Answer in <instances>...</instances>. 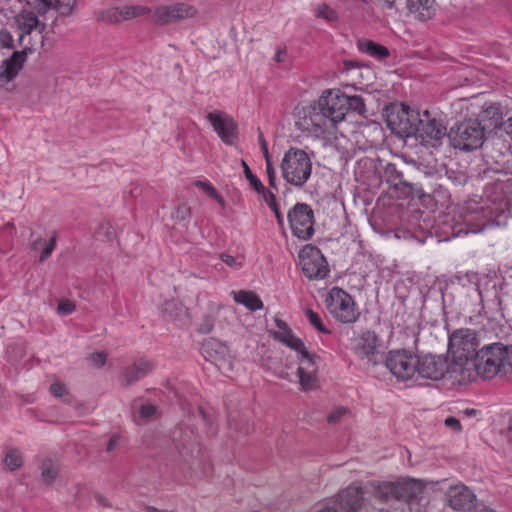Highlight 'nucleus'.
<instances>
[{
  "label": "nucleus",
  "instance_id": "obj_1",
  "mask_svg": "<svg viewBox=\"0 0 512 512\" xmlns=\"http://www.w3.org/2000/svg\"><path fill=\"white\" fill-rule=\"evenodd\" d=\"M497 375H512V345L491 343L484 345L466 362L462 373L455 376V382L464 384L476 380L477 377L492 379Z\"/></svg>",
  "mask_w": 512,
  "mask_h": 512
},
{
  "label": "nucleus",
  "instance_id": "obj_2",
  "mask_svg": "<svg viewBox=\"0 0 512 512\" xmlns=\"http://www.w3.org/2000/svg\"><path fill=\"white\" fill-rule=\"evenodd\" d=\"M478 334L475 330L466 328L455 330L449 337V350L452 353V372L462 373L466 362L471 361L478 351Z\"/></svg>",
  "mask_w": 512,
  "mask_h": 512
},
{
  "label": "nucleus",
  "instance_id": "obj_3",
  "mask_svg": "<svg viewBox=\"0 0 512 512\" xmlns=\"http://www.w3.org/2000/svg\"><path fill=\"white\" fill-rule=\"evenodd\" d=\"M450 144L459 150L473 151L481 148L486 140L485 128L477 119L455 123L448 131Z\"/></svg>",
  "mask_w": 512,
  "mask_h": 512
},
{
  "label": "nucleus",
  "instance_id": "obj_4",
  "mask_svg": "<svg viewBox=\"0 0 512 512\" xmlns=\"http://www.w3.org/2000/svg\"><path fill=\"white\" fill-rule=\"evenodd\" d=\"M280 168L283 178L289 184L301 187L311 176L312 162L304 150L291 147L285 152Z\"/></svg>",
  "mask_w": 512,
  "mask_h": 512
},
{
  "label": "nucleus",
  "instance_id": "obj_5",
  "mask_svg": "<svg viewBox=\"0 0 512 512\" xmlns=\"http://www.w3.org/2000/svg\"><path fill=\"white\" fill-rule=\"evenodd\" d=\"M418 114V111L398 103L390 104L384 109V118L387 127L393 134L400 137H411L415 134Z\"/></svg>",
  "mask_w": 512,
  "mask_h": 512
},
{
  "label": "nucleus",
  "instance_id": "obj_6",
  "mask_svg": "<svg viewBox=\"0 0 512 512\" xmlns=\"http://www.w3.org/2000/svg\"><path fill=\"white\" fill-rule=\"evenodd\" d=\"M326 305L330 314L341 323H354L360 316L352 296L339 287L330 289Z\"/></svg>",
  "mask_w": 512,
  "mask_h": 512
},
{
  "label": "nucleus",
  "instance_id": "obj_7",
  "mask_svg": "<svg viewBox=\"0 0 512 512\" xmlns=\"http://www.w3.org/2000/svg\"><path fill=\"white\" fill-rule=\"evenodd\" d=\"M417 355L406 349L391 350L385 358V366L398 380L411 379L417 370Z\"/></svg>",
  "mask_w": 512,
  "mask_h": 512
},
{
  "label": "nucleus",
  "instance_id": "obj_8",
  "mask_svg": "<svg viewBox=\"0 0 512 512\" xmlns=\"http://www.w3.org/2000/svg\"><path fill=\"white\" fill-rule=\"evenodd\" d=\"M416 373L425 379L437 381L442 379L446 374L455 381L456 373L452 372V362L442 355H423L417 356Z\"/></svg>",
  "mask_w": 512,
  "mask_h": 512
},
{
  "label": "nucleus",
  "instance_id": "obj_9",
  "mask_svg": "<svg viewBox=\"0 0 512 512\" xmlns=\"http://www.w3.org/2000/svg\"><path fill=\"white\" fill-rule=\"evenodd\" d=\"M288 221L293 234L308 240L314 234V212L306 203H297L288 212Z\"/></svg>",
  "mask_w": 512,
  "mask_h": 512
},
{
  "label": "nucleus",
  "instance_id": "obj_10",
  "mask_svg": "<svg viewBox=\"0 0 512 512\" xmlns=\"http://www.w3.org/2000/svg\"><path fill=\"white\" fill-rule=\"evenodd\" d=\"M296 126L300 130L315 136L324 134L332 127L319 104L303 107L298 110Z\"/></svg>",
  "mask_w": 512,
  "mask_h": 512
},
{
  "label": "nucleus",
  "instance_id": "obj_11",
  "mask_svg": "<svg viewBox=\"0 0 512 512\" xmlns=\"http://www.w3.org/2000/svg\"><path fill=\"white\" fill-rule=\"evenodd\" d=\"M447 134L446 126L441 121L431 118L427 111H425L422 116L418 114L415 134L412 136L420 138L427 144L435 145L447 136Z\"/></svg>",
  "mask_w": 512,
  "mask_h": 512
},
{
  "label": "nucleus",
  "instance_id": "obj_12",
  "mask_svg": "<svg viewBox=\"0 0 512 512\" xmlns=\"http://www.w3.org/2000/svg\"><path fill=\"white\" fill-rule=\"evenodd\" d=\"M346 95L339 91H324L319 98L318 104L324 112L330 125L333 127L336 123L344 120L346 116Z\"/></svg>",
  "mask_w": 512,
  "mask_h": 512
},
{
  "label": "nucleus",
  "instance_id": "obj_13",
  "mask_svg": "<svg viewBox=\"0 0 512 512\" xmlns=\"http://www.w3.org/2000/svg\"><path fill=\"white\" fill-rule=\"evenodd\" d=\"M423 486L415 479H404L396 483H387L381 487V492L386 498L411 501L422 494Z\"/></svg>",
  "mask_w": 512,
  "mask_h": 512
},
{
  "label": "nucleus",
  "instance_id": "obj_14",
  "mask_svg": "<svg viewBox=\"0 0 512 512\" xmlns=\"http://www.w3.org/2000/svg\"><path fill=\"white\" fill-rule=\"evenodd\" d=\"M207 120L225 144L234 143L237 138V124L231 116L216 110L207 114Z\"/></svg>",
  "mask_w": 512,
  "mask_h": 512
},
{
  "label": "nucleus",
  "instance_id": "obj_15",
  "mask_svg": "<svg viewBox=\"0 0 512 512\" xmlns=\"http://www.w3.org/2000/svg\"><path fill=\"white\" fill-rule=\"evenodd\" d=\"M173 441L181 457H195L200 452L197 435L193 428H178L173 433Z\"/></svg>",
  "mask_w": 512,
  "mask_h": 512
},
{
  "label": "nucleus",
  "instance_id": "obj_16",
  "mask_svg": "<svg viewBox=\"0 0 512 512\" xmlns=\"http://www.w3.org/2000/svg\"><path fill=\"white\" fill-rule=\"evenodd\" d=\"M448 505L457 511H467L474 506L475 494L464 485L449 487L446 494Z\"/></svg>",
  "mask_w": 512,
  "mask_h": 512
},
{
  "label": "nucleus",
  "instance_id": "obj_17",
  "mask_svg": "<svg viewBox=\"0 0 512 512\" xmlns=\"http://www.w3.org/2000/svg\"><path fill=\"white\" fill-rule=\"evenodd\" d=\"M378 337L374 331L365 330L355 338L352 347L353 352L361 360L374 361Z\"/></svg>",
  "mask_w": 512,
  "mask_h": 512
},
{
  "label": "nucleus",
  "instance_id": "obj_18",
  "mask_svg": "<svg viewBox=\"0 0 512 512\" xmlns=\"http://www.w3.org/2000/svg\"><path fill=\"white\" fill-rule=\"evenodd\" d=\"M364 490L352 484L338 494L339 506L346 512H358L363 504Z\"/></svg>",
  "mask_w": 512,
  "mask_h": 512
},
{
  "label": "nucleus",
  "instance_id": "obj_19",
  "mask_svg": "<svg viewBox=\"0 0 512 512\" xmlns=\"http://www.w3.org/2000/svg\"><path fill=\"white\" fill-rule=\"evenodd\" d=\"M299 265L304 275L310 279H324L329 274L327 258H299Z\"/></svg>",
  "mask_w": 512,
  "mask_h": 512
},
{
  "label": "nucleus",
  "instance_id": "obj_20",
  "mask_svg": "<svg viewBox=\"0 0 512 512\" xmlns=\"http://www.w3.org/2000/svg\"><path fill=\"white\" fill-rule=\"evenodd\" d=\"M153 368V362L146 359H139L123 370L121 378L125 385H130L144 378Z\"/></svg>",
  "mask_w": 512,
  "mask_h": 512
},
{
  "label": "nucleus",
  "instance_id": "obj_21",
  "mask_svg": "<svg viewBox=\"0 0 512 512\" xmlns=\"http://www.w3.org/2000/svg\"><path fill=\"white\" fill-rule=\"evenodd\" d=\"M26 56L25 51H15L10 58L3 61L0 78L6 82L13 80L22 69Z\"/></svg>",
  "mask_w": 512,
  "mask_h": 512
},
{
  "label": "nucleus",
  "instance_id": "obj_22",
  "mask_svg": "<svg viewBox=\"0 0 512 512\" xmlns=\"http://www.w3.org/2000/svg\"><path fill=\"white\" fill-rule=\"evenodd\" d=\"M408 15L419 21L431 19L435 13L434 0H406Z\"/></svg>",
  "mask_w": 512,
  "mask_h": 512
},
{
  "label": "nucleus",
  "instance_id": "obj_23",
  "mask_svg": "<svg viewBox=\"0 0 512 512\" xmlns=\"http://www.w3.org/2000/svg\"><path fill=\"white\" fill-rule=\"evenodd\" d=\"M202 352L207 360L215 363V365H218L219 361L225 360L228 354V349L221 342L215 339H210L203 344Z\"/></svg>",
  "mask_w": 512,
  "mask_h": 512
},
{
  "label": "nucleus",
  "instance_id": "obj_24",
  "mask_svg": "<svg viewBox=\"0 0 512 512\" xmlns=\"http://www.w3.org/2000/svg\"><path fill=\"white\" fill-rule=\"evenodd\" d=\"M357 47L361 52L379 60L389 56V51L385 46L373 42L372 40L364 38L359 39L357 41Z\"/></svg>",
  "mask_w": 512,
  "mask_h": 512
},
{
  "label": "nucleus",
  "instance_id": "obj_25",
  "mask_svg": "<svg viewBox=\"0 0 512 512\" xmlns=\"http://www.w3.org/2000/svg\"><path fill=\"white\" fill-rule=\"evenodd\" d=\"M232 294L236 303L244 305L251 311H257L263 308L262 300L252 291H233Z\"/></svg>",
  "mask_w": 512,
  "mask_h": 512
},
{
  "label": "nucleus",
  "instance_id": "obj_26",
  "mask_svg": "<svg viewBox=\"0 0 512 512\" xmlns=\"http://www.w3.org/2000/svg\"><path fill=\"white\" fill-rule=\"evenodd\" d=\"M16 21L18 23L19 28L21 29V33L19 35L20 41H22L26 34H30L33 29L37 28L40 25L38 17L34 12L23 11L16 17Z\"/></svg>",
  "mask_w": 512,
  "mask_h": 512
},
{
  "label": "nucleus",
  "instance_id": "obj_27",
  "mask_svg": "<svg viewBox=\"0 0 512 512\" xmlns=\"http://www.w3.org/2000/svg\"><path fill=\"white\" fill-rule=\"evenodd\" d=\"M270 335L275 340L283 343L295 351L304 349V343L292 333L291 329L286 331H270Z\"/></svg>",
  "mask_w": 512,
  "mask_h": 512
},
{
  "label": "nucleus",
  "instance_id": "obj_28",
  "mask_svg": "<svg viewBox=\"0 0 512 512\" xmlns=\"http://www.w3.org/2000/svg\"><path fill=\"white\" fill-rule=\"evenodd\" d=\"M152 20L160 25L177 22L173 4L157 7L152 15Z\"/></svg>",
  "mask_w": 512,
  "mask_h": 512
},
{
  "label": "nucleus",
  "instance_id": "obj_29",
  "mask_svg": "<svg viewBox=\"0 0 512 512\" xmlns=\"http://www.w3.org/2000/svg\"><path fill=\"white\" fill-rule=\"evenodd\" d=\"M219 306L213 304L210 306L209 312L204 314L198 325L197 331L201 334H209L214 329L215 319Z\"/></svg>",
  "mask_w": 512,
  "mask_h": 512
},
{
  "label": "nucleus",
  "instance_id": "obj_30",
  "mask_svg": "<svg viewBox=\"0 0 512 512\" xmlns=\"http://www.w3.org/2000/svg\"><path fill=\"white\" fill-rule=\"evenodd\" d=\"M297 352L300 354L301 357L298 369H303V371L305 372L318 371V361L320 360L319 356L309 353L305 346L303 350Z\"/></svg>",
  "mask_w": 512,
  "mask_h": 512
},
{
  "label": "nucleus",
  "instance_id": "obj_31",
  "mask_svg": "<svg viewBox=\"0 0 512 512\" xmlns=\"http://www.w3.org/2000/svg\"><path fill=\"white\" fill-rule=\"evenodd\" d=\"M56 244V236H51L48 240L43 238L36 239L31 246V251L40 256H49Z\"/></svg>",
  "mask_w": 512,
  "mask_h": 512
},
{
  "label": "nucleus",
  "instance_id": "obj_32",
  "mask_svg": "<svg viewBox=\"0 0 512 512\" xmlns=\"http://www.w3.org/2000/svg\"><path fill=\"white\" fill-rule=\"evenodd\" d=\"M16 235L15 225L11 222L4 224L0 228V252L6 253L12 244V239Z\"/></svg>",
  "mask_w": 512,
  "mask_h": 512
},
{
  "label": "nucleus",
  "instance_id": "obj_33",
  "mask_svg": "<svg viewBox=\"0 0 512 512\" xmlns=\"http://www.w3.org/2000/svg\"><path fill=\"white\" fill-rule=\"evenodd\" d=\"M120 7L122 21L131 20L150 13V9L142 5H124Z\"/></svg>",
  "mask_w": 512,
  "mask_h": 512
},
{
  "label": "nucleus",
  "instance_id": "obj_34",
  "mask_svg": "<svg viewBox=\"0 0 512 512\" xmlns=\"http://www.w3.org/2000/svg\"><path fill=\"white\" fill-rule=\"evenodd\" d=\"M97 19L107 24L122 22L121 7H111L97 13Z\"/></svg>",
  "mask_w": 512,
  "mask_h": 512
},
{
  "label": "nucleus",
  "instance_id": "obj_35",
  "mask_svg": "<svg viewBox=\"0 0 512 512\" xmlns=\"http://www.w3.org/2000/svg\"><path fill=\"white\" fill-rule=\"evenodd\" d=\"M297 374L299 377V384L302 390L309 391L317 388V372H305L303 371V369H297Z\"/></svg>",
  "mask_w": 512,
  "mask_h": 512
},
{
  "label": "nucleus",
  "instance_id": "obj_36",
  "mask_svg": "<svg viewBox=\"0 0 512 512\" xmlns=\"http://www.w3.org/2000/svg\"><path fill=\"white\" fill-rule=\"evenodd\" d=\"M173 6L177 21L193 18L198 13L197 9L188 3H174Z\"/></svg>",
  "mask_w": 512,
  "mask_h": 512
},
{
  "label": "nucleus",
  "instance_id": "obj_37",
  "mask_svg": "<svg viewBox=\"0 0 512 512\" xmlns=\"http://www.w3.org/2000/svg\"><path fill=\"white\" fill-rule=\"evenodd\" d=\"M4 464L11 471L19 469L23 464L21 452L17 449L9 450L5 455Z\"/></svg>",
  "mask_w": 512,
  "mask_h": 512
},
{
  "label": "nucleus",
  "instance_id": "obj_38",
  "mask_svg": "<svg viewBox=\"0 0 512 512\" xmlns=\"http://www.w3.org/2000/svg\"><path fill=\"white\" fill-rule=\"evenodd\" d=\"M346 114L349 111L355 112L359 115H363L366 112V106L364 103V100L361 96L353 95V96H347L346 95Z\"/></svg>",
  "mask_w": 512,
  "mask_h": 512
},
{
  "label": "nucleus",
  "instance_id": "obj_39",
  "mask_svg": "<svg viewBox=\"0 0 512 512\" xmlns=\"http://www.w3.org/2000/svg\"><path fill=\"white\" fill-rule=\"evenodd\" d=\"M57 474L58 468L51 460H46L43 462L41 477L45 483H52L56 479Z\"/></svg>",
  "mask_w": 512,
  "mask_h": 512
},
{
  "label": "nucleus",
  "instance_id": "obj_40",
  "mask_svg": "<svg viewBox=\"0 0 512 512\" xmlns=\"http://www.w3.org/2000/svg\"><path fill=\"white\" fill-rule=\"evenodd\" d=\"M483 120L489 119L491 120V125L498 126L502 120V113L499 107L491 105L483 110L481 114Z\"/></svg>",
  "mask_w": 512,
  "mask_h": 512
},
{
  "label": "nucleus",
  "instance_id": "obj_41",
  "mask_svg": "<svg viewBox=\"0 0 512 512\" xmlns=\"http://www.w3.org/2000/svg\"><path fill=\"white\" fill-rule=\"evenodd\" d=\"M305 314L307 316V319L309 323L315 327L319 332L324 334H330V330H328L320 317V315L316 312H314L312 309H306Z\"/></svg>",
  "mask_w": 512,
  "mask_h": 512
},
{
  "label": "nucleus",
  "instance_id": "obj_42",
  "mask_svg": "<svg viewBox=\"0 0 512 512\" xmlns=\"http://www.w3.org/2000/svg\"><path fill=\"white\" fill-rule=\"evenodd\" d=\"M384 174L388 178V181L395 183L396 181H399L400 183H403L402 181V173L398 171L397 167L393 163H388L385 166Z\"/></svg>",
  "mask_w": 512,
  "mask_h": 512
},
{
  "label": "nucleus",
  "instance_id": "obj_43",
  "mask_svg": "<svg viewBox=\"0 0 512 512\" xmlns=\"http://www.w3.org/2000/svg\"><path fill=\"white\" fill-rule=\"evenodd\" d=\"M243 167H244V173L246 178L248 179L250 185L256 190H263L264 185L262 182L252 173L249 166L246 164V162L242 161Z\"/></svg>",
  "mask_w": 512,
  "mask_h": 512
},
{
  "label": "nucleus",
  "instance_id": "obj_44",
  "mask_svg": "<svg viewBox=\"0 0 512 512\" xmlns=\"http://www.w3.org/2000/svg\"><path fill=\"white\" fill-rule=\"evenodd\" d=\"M316 16L320 17V18H324L329 22H333V21L337 20L336 12L327 5L319 6L316 10Z\"/></svg>",
  "mask_w": 512,
  "mask_h": 512
},
{
  "label": "nucleus",
  "instance_id": "obj_45",
  "mask_svg": "<svg viewBox=\"0 0 512 512\" xmlns=\"http://www.w3.org/2000/svg\"><path fill=\"white\" fill-rule=\"evenodd\" d=\"M32 6L38 14H45L54 6V0H33Z\"/></svg>",
  "mask_w": 512,
  "mask_h": 512
},
{
  "label": "nucleus",
  "instance_id": "obj_46",
  "mask_svg": "<svg viewBox=\"0 0 512 512\" xmlns=\"http://www.w3.org/2000/svg\"><path fill=\"white\" fill-rule=\"evenodd\" d=\"M75 310V304L69 300H61L58 303L57 311L61 315L71 314Z\"/></svg>",
  "mask_w": 512,
  "mask_h": 512
},
{
  "label": "nucleus",
  "instance_id": "obj_47",
  "mask_svg": "<svg viewBox=\"0 0 512 512\" xmlns=\"http://www.w3.org/2000/svg\"><path fill=\"white\" fill-rule=\"evenodd\" d=\"M348 413V410L344 407H338L328 415V422L330 424H337L340 419Z\"/></svg>",
  "mask_w": 512,
  "mask_h": 512
},
{
  "label": "nucleus",
  "instance_id": "obj_48",
  "mask_svg": "<svg viewBox=\"0 0 512 512\" xmlns=\"http://www.w3.org/2000/svg\"><path fill=\"white\" fill-rule=\"evenodd\" d=\"M298 256H323L320 249L312 244H306L300 250Z\"/></svg>",
  "mask_w": 512,
  "mask_h": 512
},
{
  "label": "nucleus",
  "instance_id": "obj_49",
  "mask_svg": "<svg viewBox=\"0 0 512 512\" xmlns=\"http://www.w3.org/2000/svg\"><path fill=\"white\" fill-rule=\"evenodd\" d=\"M106 359L107 354L104 352H96L89 357L90 362L97 367H102L106 363Z\"/></svg>",
  "mask_w": 512,
  "mask_h": 512
},
{
  "label": "nucleus",
  "instance_id": "obj_50",
  "mask_svg": "<svg viewBox=\"0 0 512 512\" xmlns=\"http://www.w3.org/2000/svg\"><path fill=\"white\" fill-rule=\"evenodd\" d=\"M258 194H260L263 198V200L266 202L268 207L275 206L276 204V198L275 195L268 190L265 186L263 187V190L257 191Z\"/></svg>",
  "mask_w": 512,
  "mask_h": 512
},
{
  "label": "nucleus",
  "instance_id": "obj_51",
  "mask_svg": "<svg viewBox=\"0 0 512 512\" xmlns=\"http://www.w3.org/2000/svg\"><path fill=\"white\" fill-rule=\"evenodd\" d=\"M174 215L177 220L184 221L190 215V208L186 204H180L176 208Z\"/></svg>",
  "mask_w": 512,
  "mask_h": 512
},
{
  "label": "nucleus",
  "instance_id": "obj_52",
  "mask_svg": "<svg viewBox=\"0 0 512 512\" xmlns=\"http://www.w3.org/2000/svg\"><path fill=\"white\" fill-rule=\"evenodd\" d=\"M0 43L5 48H13L14 47V41L13 37L7 30H1L0 31Z\"/></svg>",
  "mask_w": 512,
  "mask_h": 512
},
{
  "label": "nucleus",
  "instance_id": "obj_53",
  "mask_svg": "<svg viewBox=\"0 0 512 512\" xmlns=\"http://www.w3.org/2000/svg\"><path fill=\"white\" fill-rule=\"evenodd\" d=\"M50 392L54 397L60 398L67 394V389L63 384L56 382L50 386Z\"/></svg>",
  "mask_w": 512,
  "mask_h": 512
},
{
  "label": "nucleus",
  "instance_id": "obj_54",
  "mask_svg": "<svg viewBox=\"0 0 512 512\" xmlns=\"http://www.w3.org/2000/svg\"><path fill=\"white\" fill-rule=\"evenodd\" d=\"M266 171H267L269 185L271 187L277 189V186H276V171H275L274 167L272 166L270 160L266 161Z\"/></svg>",
  "mask_w": 512,
  "mask_h": 512
},
{
  "label": "nucleus",
  "instance_id": "obj_55",
  "mask_svg": "<svg viewBox=\"0 0 512 512\" xmlns=\"http://www.w3.org/2000/svg\"><path fill=\"white\" fill-rule=\"evenodd\" d=\"M195 185L197 187L201 188L209 197L216 196L217 190L210 183L203 182V181H196Z\"/></svg>",
  "mask_w": 512,
  "mask_h": 512
},
{
  "label": "nucleus",
  "instance_id": "obj_56",
  "mask_svg": "<svg viewBox=\"0 0 512 512\" xmlns=\"http://www.w3.org/2000/svg\"><path fill=\"white\" fill-rule=\"evenodd\" d=\"M156 414V407L150 404L142 405L140 408V416L142 418H151Z\"/></svg>",
  "mask_w": 512,
  "mask_h": 512
},
{
  "label": "nucleus",
  "instance_id": "obj_57",
  "mask_svg": "<svg viewBox=\"0 0 512 512\" xmlns=\"http://www.w3.org/2000/svg\"><path fill=\"white\" fill-rule=\"evenodd\" d=\"M444 423H445L446 427L450 428L451 430H453L455 432H460L462 429L460 421L455 417L446 418Z\"/></svg>",
  "mask_w": 512,
  "mask_h": 512
},
{
  "label": "nucleus",
  "instance_id": "obj_58",
  "mask_svg": "<svg viewBox=\"0 0 512 512\" xmlns=\"http://www.w3.org/2000/svg\"><path fill=\"white\" fill-rule=\"evenodd\" d=\"M287 57V49L285 47H277L273 60L276 63H283Z\"/></svg>",
  "mask_w": 512,
  "mask_h": 512
},
{
  "label": "nucleus",
  "instance_id": "obj_59",
  "mask_svg": "<svg viewBox=\"0 0 512 512\" xmlns=\"http://www.w3.org/2000/svg\"><path fill=\"white\" fill-rule=\"evenodd\" d=\"M224 262L227 266H229L230 268L235 269V270L242 267V262L238 261V258H226L224 260Z\"/></svg>",
  "mask_w": 512,
  "mask_h": 512
},
{
  "label": "nucleus",
  "instance_id": "obj_60",
  "mask_svg": "<svg viewBox=\"0 0 512 512\" xmlns=\"http://www.w3.org/2000/svg\"><path fill=\"white\" fill-rule=\"evenodd\" d=\"M269 208H270V209L273 211V213L275 214V217H276V219H277V222H278L279 226H280V227H283V226H284V218H283V216H282V214H281V212H280V210H279V208H278L277 203L275 204V206H271V207H269Z\"/></svg>",
  "mask_w": 512,
  "mask_h": 512
},
{
  "label": "nucleus",
  "instance_id": "obj_61",
  "mask_svg": "<svg viewBox=\"0 0 512 512\" xmlns=\"http://www.w3.org/2000/svg\"><path fill=\"white\" fill-rule=\"evenodd\" d=\"M259 141H260L261 150L263 152L265 160L266 161L270 160L269 151H268V147H267V142L265 141V139L263 137V134L259 135Z\"/></svg>",
  "mask_w": 512,
  "mask_h": 512
},
{
  "label": "nucleus",
  "instance_id": "obj_62",
  "mask_svg": "<svg viewBox=\"0 0 512 512\" xmlns=\"http://www.w3.org/2000/svg\"><path fill=\"white\" fill-rule=\"evenodd\" d=\"M501 126L503 128V130L511 136V139H512V116L509 117L506 121H504L503 123H501Z\"/></svg>",
  "mask_w": 512,
  "mask_h": 512
},
{
  "label": "nucleus",
  "instance_id": "obj_63",
  "mask_svg": "<svg viewBox=\"0 0 512 512\" xmlns=\"http://www.w3.org/2000/svg\"><path fill=\"white\" fill-rule=\"evenodd\" d=\"M118 443H119V437L117 435L112 436L107 445V451L108 452L113 451L117 447Z\"/></svg>",
  "mask_w": 512,
  "mask_h": 512
},
{
  "label": "nucleus",
  "instance_id": "obj_64",
  "mask_svg": "<svg viewBox=\"0 0 512 512\" xmlns=\"http://www.w3.org/2000/svg\"><path fill=\"white\" fill-rule=\"evenodd\" d=\"M275 325L277 326L279 331H286L290 329L287 323L279 318H275Z\"/></svg>",
  "mask_w": 512,
  "mask_h": 512
}]
</instances>
